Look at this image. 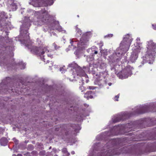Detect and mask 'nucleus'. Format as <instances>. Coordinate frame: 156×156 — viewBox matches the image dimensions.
I'll return each instance as SVG.
<instances>
[{"mask_svg":"<svg viewBox=\"0 0 156 156\" xmlns=\"http://www.w3.org/2000/svg\"><path fill=\"white\" fill-rule=\"evenodd\" d=\"M81 45H82L83 44H82V43L81 42Z\"/></svg>","mask_w":156,"mask_h":156,"instance_id":"nucleus-29","label":"nucleus"},{"mask_svg":"<svg viewBox=\"0 0 156 156\" xmlns=\"http://www.w3.org/2000/svg\"><path fill=\"white\" fill-rule=\"evenodd\" d=\"M112 36H113L112 34H110L106 35V36H105V37H112Z\"/></svg>","mask_w":156,"mask_h":156,"instance_id":"nucleus-9","label":"nucleus"},{"mask_svg":"<svg viewBox=\"0 0 156 156\" xmlns=\"http://www.w3.org/2000/svg\"><path fill=\"white\" fill-rule=\"evenodd\" d=\"M60 71H62V69H60Z\"/></svg>","mask_w":156,"mask_h":156,"instance_id":"nucleus-27","label":"nucleus"},{"mask_svg":"<svg viewBox=\"0 0 156 156\" xmlns=\"http://www.w3.org/2000/svg\"><path fill=\"white\" fill-rule=\"evenodd\" d=\"M48 56H49V57H51V56H52V55H49V54H48Z\"/></svg>","mask_w":156,"mask_h":156,"instance_id":"nucleus-18","label":"nucleus"},{"mask_svg":"<svg viewBox=\"0 0 156 156\" xmlns=\"http://www.w3.org/2000/svg\"><path fill=\"white\" fill-rule=\"evenodd\" d=\"M48 51L47 50V49L46 48H44L43 50H41V49H39L37 53L39 54L43 55L44 53V52L47 53L48 52Z\"/></svg>","mask_w":156,"mask_h":156,"instance_id":"nucleus-4","label":"nucleus"},{"mask_svg":"<svg viewBox=\"0 0 156 156\" xmlns=\"http://www.w3.org/2000/svg\"><path fill=\"white\" fill-rule=\"evenodd\" d=\"M41 155H44L45 154V152L44 151H42L40 153Z\"/></svg>","mask_w":156,"mask_h":156,"instance_id":"nucleus-12","label":"nucleus"},{"mask_svg":"<svg viewBox=\"0 0 156 156\" xmlns=\"http://www.w3.org/2000/svg\"><path fill=\"white\" fill-rule=\"evenodd\" d=\"M45 14H46L45 13H44L43 16H44Z\"/></svg>","mask_w":156,"mask_h":156,"instance_id":"nucleus-26","label":"nucleus"},{"mask_svg":"<svg viewBox=\"0 0 156 156\" xmlns=\"http://www.w3.org/2000/svg\"><path fill=\"white\" fill-rule=\"evenodd\" d=\"M8 141L5 138H3L0 140V143L2 145L5 146L7 144Z\"/></svg>","mask_w":156,"mask_h":156,"instance_id":"nucleus-3","label":"nucleus"},{"mask_svg":"<svg viewBox=\"0 0 156 156\" xmlns=\"http://www.w3.org/2000/svg\"><path fill=\"white\" fill-rule=\"evenodd\" d=\"M89 88L90 90H93L95 88L93 87L89 86Z\"/></svg>","mask_w":156,"mask_h":156,"instance_id":"nucleus-14","label":"nucleus"},{"mask_svg":"<svg viewBox=\"0 0 156 156\" xmlns=\"http://www.w3.org/2000/svg\"><path fill=\"white\" fill-rule=\"evenodd\" d=\"M62 151L65 154V156H68L69 155V153L67 152L66 148L63 149L62 150Z\"/></svg>","mask_w":156,"mask_h":156,"instance_id":"nucleus-7","label":"nucleus"},{"mask_svg":"<svg viewBox=\"0 0 156 156\" xmlns=\"http://www.w3.org/2000/svg\"><path fill=\"white\" fill-rule=\"evenodd\" d=\"M42 20L43 21H44V19H42Z\"/></svg>","mask_w":156,"mask_h":156,"instance_id":"nucleus-28","label":"nucleus"},{"mask_svg":"<svg viewBox=\"0 0 156 156\" xmlns=\"http://www.w3.org/2000/svg\"><path fill=\"white\" fill-rule=\"evenodd\" d=\"M12 156H16V155L15 154H13L12 155Z\"/></svg>","mask_w":156,"mask_h":156,"instance_id":"nucleus-23","label":"nucleus"},{"mask_svg":"<svg viewBox=\"0 0 156 156\" xmlns=\"http://www.w3.org/2000/svg\"><path fill=\"white\" fill-rule=\"evenodd\" d=\"M17 156H22L21 154H18Z\"/></svg>","mask_w":156,"mask_h":156,"instance_id":"nucleus-22","label":"nucleus"},{"mask_svg":"<svg viewBox=\"0 0 156 156\" xmlns=\"http://www.w3.org/2000/svg\"><path fill=\"white\" fill-rule=\"evenodd\" d=\"M71 153H72V154H74V153H75V152H74V151H72L71 152Z\"/></svg>","mask_w":156,"mask_h":156,"instance_id":"nucleus-19","label":"nucleus"},{"mask_svg":"<svg viewBox=\"0 0 156 156\" xmlns=\"http://www.w3.org/2000/svg\"><path fill=\"white\" fill-rule=\"evenodd\" d=\"M46 155L47 156H50L51 155V153H46Z\"/></svg>","mask_w":156,"mask_h":156,"instance_id":"nucleus-15","label":"nucleus"},{"mask_svg":"<svg viewBox=\"0 0 156 156\" xmlns=\"http://www.w3.org/2000/svg\"><path fill=\"white\" fill-rule=\"evenodd\" d=\"M119 95H117L116 96H115V98H114L115 99L114 100L115 101H118V100L117 99H116V98L118 99L119 98Z\"/></svg>","mask_w":156,"mask_h":156,"instance_id":"nucleus-11","label":"nucleus"},{"mask_svg":"<svg viewBox=\"0 0 156 156\" xmlns=\"http://www.w3.org/2000/svg\"><path fill=\"white\" fill-rule=\"evenodd\" d=\"M132 41L131 37L129 35H126L120 43L119 47L117 49L118 51L116 52V54L119 55L121 54L122 55L123 52L127 51Z\"/></svg>","mask_w":156,"mask_h":156,"instance_id":"nucleus-1","label":"nucleus"},{"mask_svg":"<svg viewBox=\"0 0 156 156\" xmlns=\"http://www.w3.org/2000/svg\"><path fill=\"white\" fill-rule=\"evenodd\" d=\"M140 46H138L137 47L134 48V50H135L136 51H138V49L140 48Z\"/></svg>","mask_w":156,"mask_h":156,"instance_id":"nucleus-10","label":"nucleus"},{"mask_svg":"<svg viewBox=\"0 0 156 156\" xmlns=\"http://www.w3.org/2000/svg\"><path fill=\"white\" fill-rule=\"evenodd\" d=\"M53 46L54 47V48H55V49H56L57 48H56V44H53Z\"/></svg>","mask_w":156,"mask_h":156,"instance_id":"nucleus-16","label":"nucleus"},{"mask_svg":"<svg viewBox=\"0 0 156 156\" xmlns=\"http://www.w3.org/2000/svg\"><path fill=\"white\" fill-rule=\"evenodd\" d=\"M53 151H55V150H54H54H53Z\"/></svg>","mask_w":156,"mask_h":156,"instance_id":"nucleus-30","label":"nucleus"},{"mask_svg":"<svg viewBox=\"0 0 156 156\" xmlns=\"http://www.w3.org/2000/svg\"><path fill=\"white\" fill-rule=\"evenodd\" d=\"M92 94L91 91H89L85 94L84 97L87 99L89 98H93L92 96L91 95Z\"/></svg>","mask_w":156,"mask_h":156,"instance_id":"nucleus-5","label":"nucleus"},{"mask_svg":"<svg viewBox=\"0 0 156 156\" xmlns=\"http://www.w3.org/2000/svg\"><path fill=\"white\" fill-rule=\"evenodd\" d=\"M137 58V56L136 54L134 56L132 54L131 57L132 61L135 60H136Z\"/></svg>","mask_w":156,"mask_h":156,"instance_id":"nucleus-6","label":"nucleus"},{"mask_svg":"<svg viewBox=\"0 0 156 156\" xmlns=\"http://www.w3.org/2000/svg\"><path fill=\"white\" fill-rule=\"evenodd\" d=\"M136 40L137 41H140V38H137Z\"/></svg>","mask_w":156,"mask_h":156,"instance_id":"nucleus-17","label":"nucleus"},{"mask_svg":"<svg viewBox=\"0 0 156 156\" xmlns=\"http://www.w3.org/2000/svg\"><path fill=\"white\" fill-rule=\"evenodd\" d=\"M94 53L95 54H97V51H95V52H94Z\"/></svg>","mask_w":156,"mask_h":156,"instance_id":"nucleus-21","label":"nucleus"},{"mask_svg":"<svg viewBox=\"0 0 156 156\" xmlns=\"http://www.w3.org/2000/svg\"><path fill=\"white\" fill-rule=\"evenodd\" d=\"M128 77V76H119V77L120 78V79H125V78H126Z\"/></svg>","mask_w":156,"mask_h":156,"instance_id":"nucleus-8","label":"nucleus"},{"mask_svg":"<svg viewBox=\"0 0 156 156\" xmlns=\"http://www.w3.org/2000/svg\"><path fill=\"white\" fill-rule=\"evenodd\" d=\"M108 85L109 86H111V83H108Z\"/></svg>","mask_w":156,"mask_h":156,"instance_id":"nucleus-20","label":"nucleus"},{"mask_svg":"<svg viewBox=\"0 0 156 156\" xmlns=\"http://www.w3.org/2000/svg\"><path fill=\"white\" fill-rule=\"evenodd\" d=\"M83 75H85V76H86V74H85V73H83Z\"/></svg>","mask_w":156,"mask_h":156,"instance_id":"nucleus-24","label":"nucleus"},{"mask_svg":"<svg viewBox=\"0 0 156 156\" xmlns=\"http://www.w3.org/2000/svg\"><path fill=\"white\" fill-rule=\"evenodd\" d=\"M59 31H62V29H61L60 30H59Z\"/></svg>","mask_w":156,"mask_h":156,"instance_id":"nucleus-25","label":"nucleus"},{"mask_svg":"<svg viewBox=\"0 0 156 156\" xmlns=\"http://www.w3.org/2000/svg\"><path fill=\"white\" fill-rule=\"evenodd\" d=\"M153 28L154 29L156 30V24L154 25H152Z\"/></svg>","mask_w":156,"mask_h":156,"instance_id":"nucleus-13","label":"nucleus"},{"mask_svg":"<svg viewBox=\"0 0 156 156\" xmlns=\"http://www.w3.org/2000/svg\"><path fill=\"white\" fill-rule=\"evenodd\" d=\"M1 128H0V130H1Z\"/></svg>","mask_w":156,"mask_h":156,"instance_id":"nucleus-31","label":"nucleus"},{"mask_svg":"<svg viewBox=\"0 0 156 156\" xmlns=\"http://www.w3.org/2000/svg\"><path fill=\"white\" fill-rule=\"evenodd\" d=\"M147 48L148 49L147 51L148 53L151 51H153L154 52V49L156 48V45L152 41H150L149 43Z\"/></svg>","mask_w":156,"mask_h":156,"instance_id":"nucleus-2","label":"nucleus"}]
</instances>
